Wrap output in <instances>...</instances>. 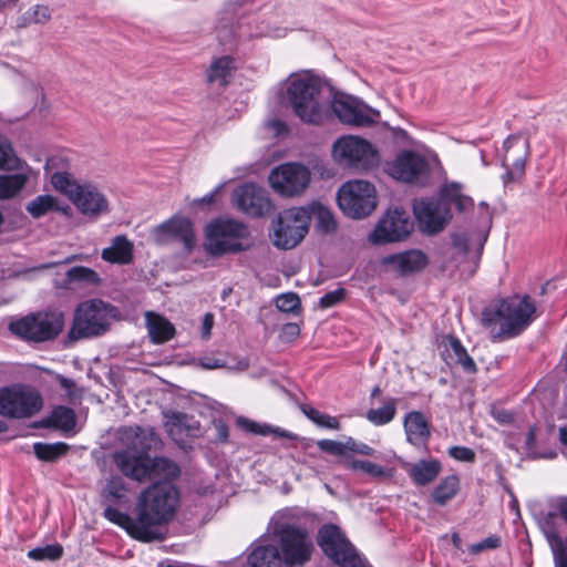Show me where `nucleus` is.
I'll list each match as a JSON object with an SVG mask.
<instances>
[{
    "instance_id": "obj_20",
    "label": "nucleus",
    "mask_w": 567,
    "mask_h": 567,
    "mask_svg": "<svg viewBox=\"0 0 567 567\" xmlns=\"http://www.w3.org/2000/svg\"><path fill=\"white\" fill-rule=\"evenodd\" d=\"M425 167V159L412 151H402L386 163V172L396 181L411 183Z\"/></svg>"
},
{
    "instance_id": "obj_62",
    "label": "nucleus",
    "mask_w": 567,
    "mask_h": 567,
    "mask_svg": "<svg viewBox=\"0 0 567 567\" xmlns=\"http://www.w3.org/2000/svg\"><path fill=\"white\" fill-rule=\"evenodd\" d=\"M525 447L527 451H533L536 447V429L530 426L525 439Z\"/></svg>"
},
{
    "instance_id": "obj_52",
    "label": "nucleus",
    "mask_w": 567,
    "mask_h": 567,
    "mask_svg": "<svg viewBox=\"0 0 567 567\" xmlns=\"http://www.w3.org/2000/svg\"><path fill=\"white\" fill-rule=\"evenodd\" d=\"M346 296H347L346 289L340 287L336 290L324 293L319 299L318 305L321 309L332 308V307L341 303L346 299Z\"/></svg>"
},
{
    "instance_id": "obj_51",
    "label": "nucleus",
    "mask_w": 567,
    "mask_h": 567,
    "mask_svg": "<svg viewBox=\"0 0 567 567\" xmlns=\"http://www.w3.org/2000/svg\"><path fill=\"white\" fill-rule=\"evenodd\" d=\"M343 446V456H346L347 451L353 452L364 456H372L374 454V449L368 445L367 443L357 441L355 439L349 436L342 442Z\"/></svg>"
},
{
    "instance_id": "obj_23",
    "label": "nucleus",
    "mask_w": 567,
    "mask_h": 567,
    "mask_svg": "<svg viewBox=\"0 0 567 567\" xmlns=\"http://www.w3.org/2000/svg\"><path fill=\"white\" fill-rule=\"evenodd\" d=\"M164 429L175 442L182 441L184 436L196 437L200 433V422L194 415L167 411L164 412Z\"/></svg>"
},
{
    "instance_id": "obj_64",
    "label": "nucleus",
    "mask_w": 567,
    "mask_h": 567,
    "mask_svg": "<svg viewBox=\"0 0 567 567\" xmlns=\"http://www.w3.org/2000/svg\"><path fill=\"white\" fill-rule=\"evenodd\" d=\"M559 442L567 447V426H560L558 430Z\"/></svg>"
},
{
    "instance_id": "obj_1",
    "label": "nucleus",
    "mask_w": 567,
    "mask_h": 567,
    "mask_svg": "<svg viewBox=\"0 0 567 567\" xmlns=\"http://www.w3.org/2000/svg\"><path fill=\"white\" fill-rule=\"evenodd\" d=\"M179 502V491L168 482H157L141 492L135 505V518L106 506L103 516L123 528L132 538L151 543L163 539L156 527L169 523L175 516Z\"/></svg>"
},
{
    "instance_id": "obj_8",
    "label": "nucleus",
    "mask_w": 567,
    "mask_h": 567,
    "mask_svg": "<svg viewBox=\"0 0 567 567\" xmlns=\"http://www.w3.org/2000/svg\"><path fill=\"white\" fill-rule=\"evenodd\" d=\"M250 231L248 227L234 219H217L212 221L206 228V251L215 257L229 252H239L246 250L248 246L240 240L248 238Z\"/></svg>"
},
{
    "instance_id": "obj_57",
    "label": "nucleus",
    "mask_w": 567,
    "mask_h": 567,
    "mask_svg": "<svg viewBox=\"0 0 567 567\" xmlns=\"http://www.w3.org/2000/svg\"><path fill=\"white\" fill-rule=\"evenodd\" d=\"M411 476L417 485H425V460H420L411 470Z\"/></svg>"
},
{
    "instance_id": "obj_59",
    "label": "nucleus",
    "mask_w": 567,
    "mask_h": 567,
    "mask_svg": "<svg viewBox=\"0 0 567 567\" xmlns=\"http://www.w3.org/2000/svg\"><path fill=\"white\" fill-rule=\"evenodd\" d=\"M214 327V315L212 312H207L204 315L203 324H202V337L203 339H209L212 329Z\"/></svg>"
},
{
    "instance_id": "obj_46",
    "label": "nucleus",
    "mask_w": 567,
    "mask_h": 567,
    "mask_svg": "<svg viewBox=\"0 0 567 567\" xmlns=\"http://www.w3.org/2000/svg\"><path fill=\"white\" fill-rule=\"evenodd\" d=\"M546 538L553 549L556 567H567V550L560 535L553 528L546 533Z\"/></svg>"
},
{
    "instance_id": "obj_38",
    "label": "nucleus",
    "mask_w": 567,
    "mask_h": 567,
    "mask_svg": "<svg viewBox=\"0 0 567 567\" xmlns=\"http://www.w3.org/2000/svg\"><path fill=\"white\" fill-rule=\"evenodd\" d=\"M101 281V278L99 274L84 266H74L70 268L63 278V287L70 288L73 284H82V285H99Z\"/></svg>"
},
{
    "instance_id": "obj_3",
    "label": "nucleus",
    "mask_w": 567,
    "mask_h": 567,
    "mask_svg": "<svg viewBox=\"0 0 567 567\" xmlns=\"http://www.w3.org/2000/svg\"><path fill=\"white\" fill-rule=\"evenodd\" d=\"M141 445L140 451L125 449L114 452L113 462L116 468L127 478L143 483L153 478L172 483L181 476V467L173 460L165 456H150L153 444L158 437L154 431H141L136 434Z\"/></svg>"
},
{
    "instance_id": "obj_47",
    "label": "nucleus",
    "mask_w": 567,
    "mask_h": 567,
    "mask_svg": "<svg viewBox=\"0 0 567 567\" xmlns=\"http://www.w3.org/2000/svg\"><path fill=\"white\" fill-rule=\"evenodd\" d=\"M276 307L281 312L298 315L301 311V301L297 293L288 292L277 298Z\"/></svg>"
},
{
    "instance_id": "obj_41",
    "label": "nucleus",
    "mask_w": 567,
    "mask_h": 567,
    "mask_svg": "<svg viewBox=\"0 0 567 567\" xmlns=\"http://www.w3.org/2000/svg\"><path fill=\"white\" fill-rule=\"evenodd\" d=\"M344 466L353 472H363L375 478L390 477L391 472L377 463L367 460H349L346 461Z\"/></svg>"
},
{
    "instance_id": "obj_16",
    "label": "nucleus",
    "mask_w": 567,
    "mask_h": 567,
    "mask_svg": "<svg viewBox=\"0 0 567 567\" xmlns=\"http://www.w3.org/2000/svg\"><path fill=\"white\" fill-rule=\"evenodd\" d=\"M310 178V171L305 165L285 163L271 171L269 183L276 193L292 197L305 192Z\"/></svg>"
},
{
    "instance_id": "obj_22",
    "label": "nucleus",
    "mask_w": 567,
    "mask_h": 567,
    "mask_svg": "<svg viewBox=\"0 0 567 567\" xmlns=\"http://www.w3.org/2000/svg\"><path fill=\"white\" fill-rule=\"evenodd\" d=\"M464 184L456 181H449L439 184L436 194L432 197L441 205L452 208L455 207L457 213H465L474 208V199L463 193Z\"/></svg>"
},
{
    "instance_id": "obj_33",
    "label": "nucleus",
    "mask_w": 567,
    "mask_h": 567,
    "mask_svg": "<svg viewBox=\"0 0 567 567\" xmlns=\"http://www.w3.org/2000/svg\"><path fill=\"white\" fill-rule=\"evenodd\" d=\"M76 415L73 409L64 405L53 408L50 415L42 421L45 427L71 431L75 427Z\"/></svg>"
},
{
    "instance_id": "obj_2",
    "label": "nucleus",
    "mask_w": 567,
    "mask_h": 567,
    "mask_svg": "<svg viewBox=\"0 0 567 567\" xmlns=\"http://www.w3.org/2000/svg\"><path fill=\"white\" fill-rule=\"evenodd\" d=\"M537 308L529 295H513L492 300L481 312V326L493 342L520 336L537 318Z\"/></svg>"
},
{
    "instance_id": "obj_40",
    "label": "nucleus",
    "mask_w": 567,
    "mask_h": 567,
    "mask_svg": "<svg viewBox=\"0 0 567 567\" xmlns=\"http://www.w3.org/2000/svg\"><path fill=\"white\" fill-rule=\"evenodd\" d=\"M300 411L317 426L328 430L339 431L341 423L338 417L320 412L309 404H301Z\"/></svg>"
},
{
    "instance_id": "obj_11",
    "label": "nucleus",
    "mask_w": 567,
    "mask_h": 567,
    "mask_svg": "<svg viewBox=\"0 0 567 567\" xmlns=\"http://www.w3.org/2000/svg\"><path fill=\"white\" fill-rule=\"evenodd\" d=\"M337 202L344 215L361 219L375 209L377 190L374 185L367 181H349L339 188Z\"/></svg>"
},
{
    "instance_id": "obj_56",
    "label": "nucleus",
    "mask_w": 567,
    "mask_h": 567,
    "mask_svg": "<svg viewBox=\"0 0 567 567\" xmlns=\"http://www.w3.org/2000/svg\"><path fill=\"white\" fill-rule=\"evenodd\" d=\"M413 209L420 231L425 233V198L420 197L415 199Z\"/></svg>"
},
{
    "instance_id": "obj_14",
    "label": "nucleus",
    "mask_w": 567,
    "mask_h": 567,
    "mask_svg": "<svg viewBox=\"0 0 567 567\" xmlns=\"http://www.w3.org/2000/svg\"><path fill=\"white\" fill-rule=\"evenodd\" d=\"M317 543L323 554L338 566H362V559L354 546L346 538L337 525H322L318 530Z\"/></svg>"
},
{
    "instance_id": "obj_13",
    "label": "nucleus",
    "mask_w": 567,
    "mask_h": 567,
    "mask_svg": "<svg viewBox=\"0 0 567 567\" xmlns=\"http://www.w3.org/2000/svg\"><path fill=\"white\" fill-rule=\"evenodd\" d=\"M43 399L39 391L25 385L0 389V415L8 419H29L41 411Z\"/></svg>"
},
{
    "instance_id": "obj_5",
    "label": "nucleus",
    "mask_w": 567,
    "mask_h": 567,
    "mask_svg": "<svg viewBox=\"0 0 567 567\" xmlns=\"http://www.w3.org/2000/svg\"><path fill=\"white\" fill-rule=\"evenodd\" d=\"M287 97L302 122L315 125L323 122L328 107L322 97V84L317 78L301 76L292 80L287 89Z\"/></svg>"
},
{
    "instance_id": "obj_17",
    "label": "nucleus",
    "mask_w": 567,
    "mask_h": 567,
    "mask_svg": "<svg viewBox=\"0 0 567 567\" xmlns=\"http://www.w3.org/2000/svg\"><path fill=\"white\" fill-rule=\"evenodd\" d=\"M330 107L339 121L355 127H368L375 123L379 112L349 96H334Z\"/></svg>"
},
{
    "instance_id": "obj_9",
    "label": "nucleus",
    "mask_w": 567,
    "mask_h": 567,
    "mask_svg": "<svg viewBox=\"0 0 567 567\" xmlns=\"http://www.w3.org/2000/svg\"><path fill=\"white\" fill-rule=\"evenodd\" d=\"M332 154L339 164L357 172H368L378 166L380 161L375 147L354 135L338 138L332 146Z\"/></svg>"
},
{
    "instance_id": "obj_50",
    "label": "nucleus",
    "mask_w": 567,
    "mask_h": 567,
    "mask_svg": "<svg viewBox=\"0 0 567 567\" xmlns=\"http://www.w3.org/2000/svg\"><path fill=\"white\" fill-rule=\"evenodd\" d=\"M237 425L248 433L258 435H268L272 432V427L270 425L260 424L244 416H239L237 419Z\"/></svg>"
},
{
    "instance_id": "obj_42",
    "label": "nucleus",
    "mask_w": 567,
    "mask_h": 567,
    "mask_svg": "<svg viewBox=\"0 0 567 567\" xmlns=\"http://www.w3.org/2000/svg\"><path fill=\"white\" fill-rule=\"evenodd\" d=\"M21 163L11 142L0 133V169L17 171L21 167Z\"/></svg>"
},
{
    "instance_id": "obj_39",
    "label": "nucleus",
    "mask_w": 567,
    "mask_h": 567,
    "mask_svg": "<svg viewBox=\"0 0 567 567\" xmlns=\"http://www.w3.org/2000/svg\"><path fill=\"white\" fill-rule=\"evenodd\" d=\"M52 18V10L44 4H34L24 11L17 20L18 28L31 24H47Z\"/></svg>"
},
{
    "instance_id": "obj_15",
    "label": "nucleus",
    "mask_w": 567,
    "mask_h": 567,
    "mask_svg": "<svg viewBox=\"0 0 567 567\" xmlns=\"http://www.w3.org/2000/svg\"><path fill=\"white\" fill-rule=\"evenodd\" d=\"M414 229V221L403 208L388 209L377 223L370 241L375 245L405 240Z\"/></svg>"
},
{
    "instance_id": "obj_7",
    "label": "nucleus",
    "mask_w": 567,
    "mask_h": 567,
    "mask_svg": "<svg viewBox=\"0 0 567 567\" xmlns=\"http://www.w3.org/2000/svg\"><path fill=\"white\" fill-rule=\"evenodd\" d=\"M63 328L64 315L61 311H39L9 324L14 336L37 343L54 340Z\"/></svg>"
},
{
    "instance_id": "obj_37",
    "label": "nucleus",
    "mask_w": 567,
    "mask_h": 567,
    "mask_svg": "<svg viewBox=\"0 0 567 567\" xmlns=\"http://www.w3.org/2000/svg\"><path fill=\"white\" fill-rule=\"evenodd\" d=\"M70 445L64 442L44 443L37 442L33 444V452L38 460L42 462L53 463L68 454Z\"/></svg>"
},
{
    "instance_id": "obj_34",
    "label": "nucleus",
    "mask_w": 567,
    "mask_h": 567,
    "mask_svg": "<svg viewBox=\"0 0 567 567\" xmlns=\"http://www.w3.org/2000/svg\"><path fill=\"white\" fill-rule=\"evenodd\" d=\"M310 214V220L313 218L316 228L322 234L334 233L338 228L337 220L332 212L320 203H312L307 206Z\"/></svg>"
},
{
    "instance_id": "obj_36",
    "label": "nucleus",
    "mask_w": 567,
    "mask_h": 567,
    "mask_svg": "<svg viewBox=\"0 0 567 567\" xmlns=\"http://www.w3.org/2000/svg\"><path fill=\"white\" fill-rule=\"evenodd\" d=\"M29 177L24 173L0 175V199L14 198L25 187Z\"/></svg>"
},
{
    "instance_id": "obj_63",
    "label": "nucleus",
    "mask_w": 567,
    "mask_h": 567,
    "mask_svg": "<svg viewBox=\"0 0 567 567\" xmlns=\"http://www.w3.org/2000/svg\"><path fill=\"white\" fill-rule=\"evenodd\" d=\"M495 419L502 423H509L513 421V415L506 410H502L495 414Z\"/></svg>"
},
{
    "instance_id": "obj_55",
    "label": "nucleus",
    "mask_w": 567,
    "mask_h": 567,
    "mask_svg": "<svg viewBox=\"0 0 567 567\" xmlns=\"http://www.w3.org/2000/svg\"><path fill=\"white\" fill-rule=\"evenodd\" d=\"M213 426L215 430V440L219 443H227L229 439V429L227 423L221 419H217L213 421Z\"/></svg>"
},
{
    "instance_id": "obj_43",
    "label": "nucleus",
    "mask_w": 567,
    "mask_h": 567,
    "mask_svg": "<svg viewBox=\"0 0 567 567\" xmlns=\"http://www.w3.org/2000/svg\"><path fill=\"white\" fill-rule=\"evenodd\" d=\"M447 179V172L436 152L427 148V186L439 185Z\"/></svg>"
},
{
    "instance_id": "obj_25",
    "label": "nucleus",
    "mask_w": 567,
    "mask_h": 567,
    "mask_svg": "<svg viewBox=\"0 0 567 567\" xmlns=\"http://www.w3.org/2000/svg\"><path fill=\"white\" fill-rule=\"evenodd\" d=\"M101 257L110 264L128 265L134 257L133 244L126 236L118 235L112 239L111 246L102 250Z\"/></svg>"
},
{
    "instance_id": "obj_12",
    "label": "nucleus",
    "mask_w": 567,
    "mask_h": 567,
    "mask_svg": "<svg viewBox=\"0 0 567 567\" xmlns=\"http://www.w3.org/2000/svg\"><path fill=\"white\" fill-rule=\"evenodd\" d=\"M310 226V214L306 207H291L278 214L274 221V245L292 249L306 237Z\"/></svg>"
},
{
    "instance_id": "obj_10",
    "label": "nucleus",
    "mask_w": 567,
    "mask_h": 567,
    "mask_svg": "<svg viewBox=\"0 0 567 567\" xmlns=\"http://www.w3.org/2000/svg\"><path fill=\"white\" fill-rule=\"evenodd\" d=\"M109 327L106 303L93 299L76 307L68 337L71 341L94 338L104 334Z\"/></svg>"
},
{
    "instance_id": "obj_60",
    "label": "nucleus",
    "mask_w": 567,
    "mask_h": 567,
    "mask_svg": "<svg viewBox=\"0 0 567 567\" xmlns=\"http://www.w3.org/2000/svg\"><path fill=\"white\" fill-rule=\"evenodd\" d=\"M502 540L501 537L497 535H491L482 540V545L486 549H496L501 547Z\"/></svg>"
},
{
    "instance_id": "obj_26",
    "label": "nucleus",
    "mask_w": 567,
    "mask_h": 567,
    "mask_svg": "<svg viewBox=\"0 0 567 567\" xmlns=\"http://www.w3.org/2000/svg\"><path fill=\"white\" fill-rule=\"evenodd\" d=\"M451 239H452L453 248L457 252L468 257V259H470L468 262L471 264L468 271H470V276H473L475 274L476 269L478 268V265L481 261V256H482L487 236L485 235V236L478 238L475 251L473 254H471V241L472 240H471V237L466 233H453L451 236Z\"/></svg>"
},
{
    "instance_id": "obj_35",
    "label": "nucleus",
    "mask_w": 567,
    "mask_h": 567,
    "mask_svg": "<svg viewBox=\"0 0 567 567\" xmlns=\"http://www.w3.org/2000/svg\"><path fill=\"white\" fill-rule=\"evenodd\" d=\"M398 399L388 396L382 401V405L377 409L368 410L367 420L377 426L389 424L396 415Z\"/></svg>"
},
{
    "instance_id": "obj_30",
    "label": "nucleus",
    "mask_w": 567,
    "mask_h": 567,
    "mask_svg": "<svg viewBox=\"0 0 567 567\" xmlns=\"http://www.w3.org/2000/svg\"><path fill=\"white\" fill-rule=\"evenodd\" d=\"M234 69V59L231 56L223 55L215 58L206 71V81L209 84L218 83L220 87H225L230 82Z\"/></svg>"
},
{
    "instance_id": "obj_31",
    "label": "nucleus",
    "mask_w": 567,
    "mask_h": 567,
    "mask_svg": "<svg viewBox=\"0 0 567 567\" xmlns=\"http://www.w3.org/2000/svg\"><path fill=\"white\" fill-rule=\"evenodd\" d=\"M403 426L408 442L416 447H425V415L422 412H409Z\"/></svg>"
},
{
    "instance_id": "obj_4",
    "label": "nucleus",
    "mask_w": 567,
    "mask_h": 567,
    "mask_svg": "<svg viewBox=\"0 0 567 567\" xmlns=\"http://www.w3.org/2000/svg\"><path fill=\"white\" fill-rule=\"evenodd\" d=\"M278 547L258 546L248 556L247 567H272L277 560L287 567H302L311 560L313 542L306 527L284 524L277 532Z\"/></svg>"
},
{
    "instance_id": "obj_45",
    "label": "nucleus",
    "mask_w": 567,
    "mask_h": 567,
    "mask_svg": "<svg viewBox=\"0 0 567 567\" xmlns=\"http://www.w3.org/2000/svg\"><path fill=\"white\" fill-rule=\"evenodd\" d=\"M63 547L60 544L45 545L35 547L28 551V557L33 560H58L63 556Z\"/></svg>"
},
{
    "instance_id": "obj_61",
    "label": "nucleus",
    "mask_w": 567,
    "mask_h": 567,
    "mask_svg": "<svg viewBox=\"0 0 567 567\" xmlns=\"http://www.w3.org/2000/svg\"><path fill=\"white\" fill-rule=\"evenodd\" d=\"M282 333L290 339H295L299 336L300 328L297 323L290 322L284 326Z\"/></svg>"
},
{
    "instance_id": "obj_53",
    "label": "nucleus",
    "mask_w": 567,
    "mask_h": 567,
    "mask_svg": "<svg viewBox=\"0 0 567 567\" xmlns=\"http://www.w3.org/2000/svg\"><path fill=\"white\" fill-rule=\"evenodd\" d=\"M447 453L452 458L458 462L474 463L476 460V453L474 450L467 446H451Z\"/></svg>"
},
{
    "instance_id": "obj_58",
    "label": "nucleus",
    "mask_w": 567,
    "mask_h": 567,
    "mask_svg": "<svg viewBox=\"0 0 567 567\" xmlns=\"http://www.w3.org/2000/svg\"><path fill=\"white\" fill-rule=\"evenodd\" d=\"M442 471V464L436 458L427 460V483L432 482Z\"/></svg>"
},
{
    "instance_id": "obj_24",
    "label": "nucleus",
    "mask_w": 567,
    "mask_h": 567,
    "mask_svg": "<svg viewBox=\"0 0 567 567\" xmlns=\"http://www.w3.org/2000/svg\"><path fill=\"white\" fill-rule=\"evenodd\" d=\"M145 319L152 343L163 344L175 337L176 329L174 324L164 316L153 311H147L145 313Z\"/></svg>"
},
{
    "instance_id": "obj_6",
    "label": "nucleus",
    "mask_w": 567,
    "mask_h": 567,
    "mask_svg": "<svg viewBox=\"0 0 567 567\" xmlns=\"http://www.w3.org/2000/svg\"><path fill=\"white\" fill-rule=\"evenodd\" d=\"M55 190L65 195L83 214L99 216L109 212V202L96 186L90 183H79L68 172H55L50 178Z\"/></svg>"
},
{
    "instance_id": "obj_44",
    "label": "nucleus",
    "mask_w": 567,
    "mask_h": 567,
    "mask_svg": "<svg viewBox=\"0 0 567 567\" xmlns=\"http://www.w3.org/2000/svg\"><path fill=\"white\" fill-rule=\"evenodd\" d=\"M507 158L504 157L502 166L505 173L502 175V182L505 187L514 183H520L525 176L526 158L525 156L518 157L514 161L512 167L506 163Z\"/></svg>"
},
{
    "instance_id": "obj_29",
    "label": "nucleus",
    "mask_w": 567,
    "mask_h": 567,
    "mask_svg": "<svg viewBox=\"0 0 567 567\" xmlns=\"http://www.w3.org/2000/svg\"><path fill=\"white\" fill-rule=\"evenodd\" d=\"M460 489V476L455 473L449 474L433 487L430 494L431 501L439 506H445L458 494Z\"/></svg>"
},
{
    "instance_id": "obj_54",
    "label": "nucleus",
    "mask_w": 567,
    "mask_h": 567,
    "mask_svg": "<svg viewBox=\"0 0 567 567\" xmlns=\"http://www.w3.org/2000/svg\"><path fill=\"white\" fill-rule=\"evenodd\" d=\"M317 446L321 452L328 453L334 456H343V446L342 442L333 441V440H320L317 442Z\"/></svg>"
},
{
    "instance_id": "obj_48",
    "label": "nucleus",
    "mask_w": 567,
    "mask_h": 567,
    "mask_svg": "<svg viewBox=\"0 0 567 567\" xmlns=\"http://www.w3.org/2000/svg\"><path fill=\"white\" fill-rule=\"evenodd\" d=\"M560 517L567 524V495L558 496L550 502V511L546 516V524L553 523Z\"/></svg>"
},
{
    "instance_id": "obj_21",
    "label": "nucleus",
    "mask_w": 567,
    "mask_h": 567,
    "mask_svg": "<svg viewBox=\"0 0 567 567\" xmlns=\"http://www.w3.org/2000/svg\"><path fill=\"white\" fill-rule=\"evenodd\" d=\"M440 355L449 367L460 365L466 373H475L477 367L461 341L454 336H446L439 344Z\"/></svg>"
},
{
    "instance_id": "obj_49",
    "label": "nucleus",
    "mask_w": 567,
    "mask_h": 567,
    "mask_svg": "<svg viewBox=\"0 0 567 567\" xmlns=\"http://www.w3.org/2000/svg\"><path fill=\"white\" fill-rule=\"evenodd\" d=\"M125 484L121 477H112L104 491V497L109 502H116L124 497Z\"/></svg>"
},
{
    "instance_id": "obj_27",
    "label": "nucleus",
    "mask_w": 567,
    "mask_h": 567,
    "mask_svg": "<svg viewBox=\"0 0 567 567\" xmlns=\"http://www.w3.org/2000/svg\"><path fill=\"white\" fill-rule=\"evenodd\" d=\"M453 219L452 208L427 198V236L443 231Z\"/></svg>"
},
{
    "instance_id": "obj_28",
    "label": "nucleus",
    "mask_w": 567,
    "mask_h": 567,
    "mask_svg": "<svg viewBox=\"0 0 567 567\" xmlns=\"http://www.w3.org/2000/svg\"><path fill=\"white\" fill-rule=\"evenodd\" d=\"M384 264L393 265L402 275H406L425 266V254L421 250H406L385 257Z\"/></svg>"
},
{
    "instance_id": "obj_19",
    "label": "nucleus",
    "mask_w": 567,
    "mask_h": 567,
    "mask_svg": "<svg viewBox=\"0 0 567 567\" xmlns=\"http://www.w3.org/2000/svg\"><path fill=\"white\" fill-rule=\"evenodd\" d=\"M157 241H176L183 245L187 252L196 246L194 225L188 217L175 215L162 223L154 231Z\"/></svg>"
},
{
    "instance_id": "obj_32",
    "label": "nucleus",
    "mask_w": 567,
    "mask_h": 567,
    "mask_svg": "<svg viewBox=\"0 0 567 567\" xmlns=\"http://www.w3.org/2000/svg\"><path fill=\"white\" fill-rule=\"evenodd\" d=\"M27 212L33 218H41L51 212H60L64 215H69V206H60L59 200L52 195H39L28 203L25 207Z\"/></svg>"
},
{
    "instance_id": "obj_18",
    "label": "nucleus",
    "mask_w": 567,
    "mask_h": 567,
    "mask_svg": "<svg viewBox=\"0 0 567 567\" xmlns=\"http://www.w3.org/2000/svg\"><path fill=\"white\" fill-rule=\"evenodd\" d=\"M233 204L238 210L250 217L265 216L272 208L267 190L252 183L239 185L234 190Z\"/></svg>"
}]
</instances>
